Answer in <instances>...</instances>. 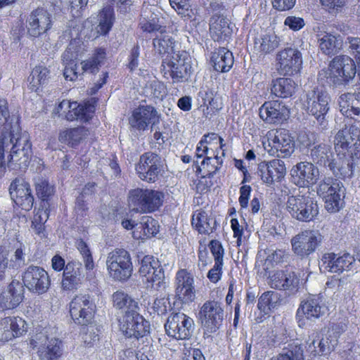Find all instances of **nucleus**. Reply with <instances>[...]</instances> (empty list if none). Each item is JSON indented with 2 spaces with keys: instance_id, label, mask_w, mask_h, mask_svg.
Instances as JSON below:
<instances>
[{
  "instance_id": "nucleus-1",
  "label": "nucleus",
  "mask_w": 360,
  "mask_h": 360,
  "mask_svg": "<svg viewBox=\"0 0 360 360\" xmlns=\"http://www.w3.org/2000/svg\"><path fill=\"white\" fill-rule=\"evenodd\" d=\"M356 64L347 55L335 56L327 69L319 72V77L326 79L328 84L334 87L345 86L352 82L356 75Z\"/></svg>"
},
{
  "instance_id": "nucleus-2",
  "label": "nucleus",
  "mask_w": 360,
  "mask_h": 360,
  "mask_svg": "<svg viewBox=\"0 0 360 360\" xmlns=\"http://www.w3.org/2000/svg\"><path fill=\"white\" fill-rule=\"evenodd\" d=\"M330 96L318 88L306 91L303 105L307 113L314 117L317 124L325 129L328 125L327 114L330 110Z\"/></svg>"
},
{
  "instance_id": "nucleus-3",
  "label": "nucleus",
  "mask_w": 360,
  "mask_h": 360,
  "mask_svg": "<svg viewBox=\"0 0 360 360\" xmlns=\"http://www.w3.org/2000/svg\"><path fill=\"white\" fill-rule=\"evenodd\" d=\"M164 197L161 191L137 188L129 192L128 201L136 212L151 213L162 205Z\"/></svg>"
},
{
  "instance_id": "nucleus-4",
  "label": "nucleus",
  "mask_w": 360,
  "mask_h": 360,
  "mask_svg": "<svg viewBox=\"0 0 360 360\" xmlns=\"http://www.w3.org/2000/svg\"><path fill=\"white\" fill-rule=\"evenodd\" d=\"M345 191L343 184L331 177H325L317 188V194L325 200V208L331 213L337 212L342 207Z\"/></svg>"
},
{
  "instance_id": "nucleus-5",
  "label": "nucleus",
  "mask_w": 360,
  "mask_h": 360,
  "mask_svg": "<svg viewBox=\"0 0 360 360\" xmlns=\"http://www.w3.org/2000/svg\"><path fill=\"white\" fill-rule=\"evenodd\" d=\"M162 66L168 72L172 79V83H182L188 80L192 72L191 58L186 51H173L162 63Z\"/></svg>"
},
{
  "instance_id": "nucleus-6",
  "label": "nucleus",
  "mask_w": 360,
  "mask_h": 360,
  "mask_svg": "<svg viewBox=\"0 0 360 360\" xmlns=\"http://www.w3.org/2000/svg\"><path fill=\"white\" fill-rule=\"evenodd\" d=\"M286 209L292 218L302 222H309L319 214L317 202L309 195L289 196Z\"/></svg>"
},
{
  "instance_id": "nucleus-7",
  "label": "nucleus",
  "mask_w": 360,
  "mask_h": 360,
  "mask_svg": "<svg viewBox=\"0 0 360 360\" xmlns=\"http://www.w3.org/2000/svg\"><path fill=\"white\" fill-rule=\"evenodd\" d=\"M110 276L115 281H125L132 274L133 266L129 253L124 249H115L107 257Z\"/></svg>"
},
{
  "instance_id": "nucleus-8",
  "label": "nucleus",
  "mask_w": 360,
  "mask_h": 360,
  "mask_svg": "<svg viewBox=\"0 0 360 360\" xmlns=\"http://www.w3.org/2000/svg\"><path fill=\"white\" fill-rule=\"evenodd\" d=\"M32 156V144L28 135L24 133L7 153L8 167L13 170L24 171L28 167Z\"/></svg>"
},
{
  "instance_id": "nucleus-9",
  "label": "nucleus",
  "mask_w": 360,
  "mask_h": 360,
  "mask_svg": "<svg viewBox=\"0 0 360 360\" xmlns=\"http://www.w3.org/2000/svg\"><path fill=\"white\" fill-rule=\"evenodd\" d=\"M22 285L34 294L42 295L48 291L51 279L42 267L33 264L27 266L22 274Z\"/></svg>"
},
{
  "instance_id": "nucleus-10",
  "label": "nucleus",
  "mask_w": 360,
  "mask_h": 360,
  "mask_svg": "<svg viewBox=\"0 0 360 360\" xmlns=\"http://www.w3.org/2000/svg\"><path fill=\"white\" fill-rule=\"evenodd\" d=\"M32 349L37 348L40 360H57L63 354V343L58 338L48 339L44 333H37L30 341Z\"/></svg>"
},
{
  "instance_id": "nucleus-11",
  "label": "nucleus",
  "mask_w": 360,
  "mask_h": 360,
  "mask_svg": "<svg viewBox=\"0 0 360 360\" xmlns=\"http://www.w3.org/2000/svg\"><path fill=\"white\" fill-rule=\"evenodd\" d=\"M323 240V236L314 230H306L291 239L292 251L301 258L307 257L315 252Z\"/></svg>"
},
{
  "instance_id": "nucleus-12",
  "label": "nucleus",
  "mask_w": 360,
  "mask_h": 360,
  "mask_svg": "<svg viewBox=\"0 0 360 360\" xmlns=\"http://www.w3.org/2000/svg\"><path fill=\"white\" fill-rule=\"evenodd\" d=\"M335 148L339 153L347 152L352 157L360 153V129L354 125L340 130L335 137Z\"/></svg>"
},
{
  "instance_id": "nucleus-13",
  "label": "nucleus",
  "mask_w": 360,
  "mask_h": 360,
  "mask_svg": "<svg viewBox=\"0 0 360 360\" xmlns=\"http://www.w3.org/2000/svg\"><path fill=\"white\" fill-rule=\"evenodd\" d=\"M193 320L184 313H172L165 324L166 333L176 340L188 339L193 331Z\"/></svg>"
},
{
  "instance_id": "nucleus-14",
  "label": "nucleus",
  "mask_w": 360,
  "mask_h": 360,
  "mask_svg": "<svg viewBox=\"0 0 360 360\" xmlns=\"http://www.w3.org/2000/svg\"><path fill=\"white\" fill-rule=\"evenodd\" d=\"M96 306L89 295H77L70 303V313L73 321L86 326L94 318Z\"/></svg>"
},
{
  "instance_id": "nucleus-15",
  "label": "nucleus",
  "mask_w": 360,
  "mask_h": 360,
  "mask_svg": "<svg viewBox=\"0 0 360 360\" xmlns=\"http://www.w3.org/2000/svg\"><path fill=\"white\" fill-rule=\"evenodd\" d=\"M22 134L20 133L18 121L7 122L0 124V176L5 169V154L12 150L15 142H17L18 138Z\"/></svg>"
},
{
  "instance_id": "nucleus-16",
  "label": "nucleus",
  "mask_w": 360,
  "mask_h": 360,
  "mask_svg": "<svg viewBox=\"0 0 360 360\" xmlns=\"http://www.w3.org/2000/svg\"><path fill=\"white\" fill-rule=\"evenodd\" d=\"M202 325L210 333L216 332L222 324L224 310L217 301L205 302L199 313Z\"/></svg>"
},
{
  "instance_id": "nucleus-17",
  "label": "nucleus",
  "mask_w": 360,
  "mask_h": 360,
  "mask_svg": "<svg viewBox=\"0 0 360 360\" xmlns=\"http://www.w3.org/2000/svg\"><path fill=\"white\" fill-rule=\"evenodd\" d=\"M136 171L141 180L155 182L161 171L160 156L150 152L143 153L136 165Z\"/></svg>"
},
{
  "instance_id": "nucleus-18",
  "label": "nucleus",
  "mask_w": 360,
  "mask_h": 360,
  "mask_svg": "<svg viewBox=\"0 0 360 360\" xmlns=\"http://www.w3.org/2000/svg\"><path fill=\"white\" fill-rule=\"evenodd\" d=\"M292 181L299 187L306 188L316 183L319 169L312 162H300L290 171Z\"/></svg>"
},
{
  "instance_id": "nucleus-19",
  "label": "nucleus",
  "mask_w": 360,
  "mask_h": 360,
  "mask_svg": "<svg viewBox=\"0 0 360 360\" xmlns=\"http://www.w3.org/2000/svg\"><path fill=\"white\" fill-rule=\"evenodd\" d=\"M121 330L127 338H143L149 333V323L137 310L124 312Z\"/></svg>"
},
{
  "instance_id": "nucleus-20",
  "label": "nucleus",
  "mask_w": 360,
  "mask_h": 360,
  "mask_svg": "<svg viewBox=\"0 0 360 360\" xmlns=\"http://www.w3.org/2000/svg\"><path fill=\"white\" fill-rule=\"evenodd\" d=\"M277 60L280 74L292 75L300 72L302 65V56L298 49L288 47L278 53Z\"/></svg>"
},
{
  "instance_id": "nucleus-21",
  "label": "nucleus",
  "mask_w": 360,
  "mask_h": 360,
  "mask_svg": "<svg viewBox=\"0 0 360 360\" xmlns=\"http://www.w3.org/2000/svg\"><path fill=\"white\" fill-rule=\"evenodd\" d=\"M11 199L22 210L29 211L34 203V197L31 193L30 184L22 178H16L9 187Z\"/></svg>"
},
{
  "instance_id": "nucleus-22",
  "label": "nucleus",
  "mask_w": 360,
  "mask_h": 360,
  "mask_svg": "<svg viewBox=\"0 0 360 360\" xmlns=\"http://www.w3.org/2000/svg\"><path fill=\"white\" fill-rule=\"evenodd\" d=\"M286 168L284 162L274 159L269 162H262L258 165L257 174L264 183L268 186L280 181L285 175Z\"/></svg>"
},
{
  "instance_id": "nucleus-23",
  "label": "nucleus",
  "mask_w": 360,
  "mask_h": 360,
  "mask_svg": "<svg viewBox=\"0 0 360 360\" xmlns=\"http://www.w3.org/2000/svg\"><path fill=\"white\" fill-rule=\"evenodd\" d=\"M27 22V33L31 37H38L51 29V15L46 10L38 8L30 13Z\"/></svg>"
},
{
  "instance_id": "nucleus-24",
  "label": "nucleus",
  "mask_w": 360,
  "mask_h": 360,
  "mask_svg": "<svg viewBox=\"0 0 360 360\" xmlns=\"http://www.w3.org/2000/svg\"><path fill=\"white\" fill-rule=\"evenodd\" d=\"M321 262V266L326 271L340 274L352 268L355 262V258L348 252H345L342 255L327 252L322 256Z\"/></svg>"
},
{
  "instance_id": "nucleus-25",
  "label": "nucleus",
  "mask_w": 360,
  "mask_h": 360,
  "mask_svg": "<svg viewBox=\"0 0 360 360\" xmlns=\"http://www.w3.org/2000/svg\"><path fill=\"white\" fill-rule=\"evenodd\" d=\"M159 115L154 107L152 105H140L136 108L129 122L131 127L137 130H145L149 124L152 126L159 122Z\"/></svg>"
},
{
  "instance_id": "nucleus-26",
  "label": "nucleus",
  "mask_w": 360,
  "mask_h": 360,
  "mask_svg": "<svg viewBox=\"0 0 360 360\" xmlns=\"http://www.w3.org/2000/svg\"><path fill=\"white\" fill-rule=\"evenodd\" d=\"M259 117L266 123L279 124L289 117V110L283 103L277 101H266L259 108Z\"/></svg>"
},
{
  "instance_id": "nucleus-27",
  "label": "nucleus",
  "mask_w": 360,
  "mask_h": 360,
  "mask_svg": "<svg viewBox=\"0 0 360 360\" xmlns=\"http://www.w3.org/2000/svg\"><path fill=\"white\" fill-rule=\"evenodd\" d=\"M300 279L294 271L280 270L269 276V285L272 288L294 293L299 288Z\"/></svg>"
},
{
  "instance_id": "nucleus-28",
  "label": "nucleus",
  "mask_w": 360,
  "mask_h": 360,
  "mask_svg": "<svg viewBox=\"0 0 360 360\" xmlns=\"http://www.w3.org/2000/svg\"><path fill=\"white\" fill-rule=\"evenodd\" d=\"M270 152L278 158H285L291 155L295 150L292 137L286 129H280L276 131L271 140Z\"/></svg>"
},
{
  "instance_id": "nucleus-29",
  "label": "nucleus",
  "mask_w": 360,
  "mask_h": 360,
  "mask_svg": "<svg viewBox=\"0 0 360 360\" xmlns=\"http://www.w3.org/2000/svg\"><path fill=\"white\" fill-rule=\"evenodd\" d=\"M25 288L18 281H13L0 295V307L2 309H12L17 307L24 299Z\"/></svg>"
},
{
  "instance_id": "nucleus-30",
  "label": "nucleus",
  "mask_w": 360,
  "mask_h": 360,
  "mask_svg": "<svg viewBox=\"0 0 360 360\" xmlns=\"http://www.w3.org/2000/svg\"><path fill=\"white\" fill-rule=\"evenodd\" d=\"M26 330L25 321L20 317H6L0 320V341H9L22 335Z\"/></svg>"
},
{
  "instance_id": "nucleus-31",
  "label": "nucleus",
  "mask_w": 360,
  "mask_h": 360,
  "mask_svg": "<svg viewBox=\"0 0 360 360\" xmlns=\"http://www.w3.org/2000/svg\"><path fill=\"white\" fill-rule=\"evenodd\" d=\"M193 276L186 269L179 270L176 275V294L184 302H191L195 297Z\"/></svg>"
},
{
  "instance_id": "nucleus-32",
  "label": "nucleus",
  "mask_w": 360,
  "mask_h": 360,
  "mask_svg": "<svg viewBox=\"0 0 360 360\" xmlns=\"http://www.w3.org/2000/svg\"><path fill=\"white\" fill-rule=\"evenodd\" d=\"M328 311V308L319 297H310L302 302L297 309V314L302 313L305 317L314 321L323 316Z\"/></svg>"
},
{
  "instance_id": "nucleus-33",
  "label": "nucleus",
  "mask_w": 360,
  "mask_h": 360,
  "mask_svg": "<svg viewBox=\"0 0 360 360\" xmlns=\"http://www.w3.org/2000/svg\"><path fill=\"white\" fill-rule=\"evenodd\" d=\"M233 30L229 19L223 15H214L210 20V32L214 41H225L229 38Z\"/></svg>"
},
{
  "instance_id": "nucleus-34",
  "label": "nucleus",
  "mask_w": 360,
  "mask_h": 360,
  "mask_svg": "<svg viewBox=\"0 0 360 360\" xmlns=\"http://www.w3.org/2000/svg\"><path fill=\"white\" fill-rule=\"evenodd\" d=\"M311 162L315 166L330 168L335 160V155L331 148L326 144H319L314 146L310 150Z\"/></svg>"
},
{
  "instance_id": "nucleus-35",
  "label": "nucleus",
  "mask_w": 360,
  "mask_h": 360,
  "mask_svg": "<svg viewBox=\"0 0 360 360\" xmlns=\"http://www.w3.org/2000/svg\"><path fill=\"white\" fill-rule=\"evenodd\" d=\"M82 263L76 261L68 262L63 271L61 282L63 290H70L76 288L80 282Z\"/></svg>"
},
{
  "instance_id": "nucleus-36",
  "label": "nucleus",
  "mask_w": 360,
  "mask_h": 360,
  "mask_svg": "<svg viewBox=\"0 0 360 360\" xmlns=\"http://www.w3.org/2000/svg\"><path fill=\"white\" fill-rule=\"evenodd\" d=\"M210 60L214 69L219 72H229L234 62L233 53L224 47L212 52Z\"/></svg>"
},
{
  "instance_id": "nucleus-37",
  "label": "nucleus",
  "mask_w": 360,
  "mask_h": 360,
  "mask_svg": "<svg viewBox=\"0 0 360 360\" xmlns=\"http://www.w3.org/2000/svg\"><path fill=\"white\" fill-rule=\"evenodd\" d=\"M351 95L349 93L342 94L339 100L347 102V98ZM354 99L350 103L342 104L339 101L340 111L345 117L360 121V88L359 91L353 94Z\"/></svg>"
},
{
  "instance_id": "nucleus-38",
  "label": "nucleus",
  "mask_w": 360,
  "mask_h": 360,
  "mask_svg": "<svg viewBox=\"0 0 360 360\" xmlns=\"http://www.w3.org/2000/svg\"><path fill=\"white\" fill-rule=\"evenodd\" d=\"M297 84L291 78H278L272 82L271 93L280 98L290 97L295 91Z\"/></svg>"
},
{
  "instance_id": "nucleus-39",
  "label": "nucleus",
  "mask_w": 360,
  "mask_h": 360,
  "mask_svg": "<svg viewBox=\"0 0 360 360\" xmlns=\"http://www.w3.org/2000/svg\"><path fill=\"white\" fill-rule=\"evenodd\" d=\"M153 46L159 54L168 53L170 56L176 49L175 41L173 38L165 32V29L158 33L153 39Z\"/></svg>"
},
{
  "instance_id": "nucleus-40",
  "label": "nucleus",
  "mask_w": 360,
  "mask_h": 360,
  "mask_svg": "<svg viewBox=\"0 0 360 360\" xmlns=\"http://www.w3.org/2000/svg\"><path fill=\"white\" fill-rule=\"evenodd\" d=\"M154 15H155L151 12L149 6L142 8L139 25L143 31L160 33L165 29V27L157 23L156 18Z\"/></svg>"
},
{
  "instance_id": "nucleus-41",
  "label": "nucleus",
  "mask_w": 360,
  "mask_h": 360,
  "mask_svg": "<svg viewBox=\"0 0 360 360\" xmlns=\"http://www.w3.org/2000/svg\"><path fill=\"white\" fill-rule=\"evenodd\" d=\"M89 135V130L84 127L66 129L59 134V141L74 146Z\"/></svg>"
},
{
  "instance_id": "nucleus-42",
  "label": "nucleus",
  "mask_w": 360,
  "mask_h": 360,
  "mask_svg": "<svg viewBox=\"0 0 360 360\" xmlns=\"http://www.w3.org/2000/svg\"><path fill=\"white\" fill-rule=\"evenodd\" d=\"M319 43L321 51L327 56L337 54L342 47V40L340 36L337 37L328 33L319 39Z\"/></svg>"
},
{
  "instance_id": "nucleus-43",
  "label": "nucleus",
  "mask_w": 360,
  "mask_h": 360,
  "mask_svg": "<svg viewBox=\"0 0 360 360\" xmlns=\"http://www.w3.org/2000/svg\"><path fill=\"white\" fill-rule=\"evenodd\" d=\"M171 6L185 20L195 21L197 18V8H192L190 0H169Z\"/></svg>"
},
{
  "instance_id": "nucleus-44",
  "label": "nucleus",
  "mask_w": 360,
  "mask_h": 360,
  "mask_svg": "<svg viewBox=\"0 0 360 360\" xmlns=\"http://www.w3.org/2000/svg\"><path fill=\"white\" fill-rule=\"evenodd\" d=\"M50 71L43 65L36 66L28 77L30 89L37 91L40 86L47 83Z\"/></svg>"
},
{
  "instance_id": "nucleus-45",
  "label": "nucleus",
  "mask_w": 360,
  "mask_h": 360,
  "mask_svg": "<svg viewBox=\"0 0 360 360\" xmlns=\"http://www.w3.org/2000/svg\"><path fill=\"white\" fill-rule=\"evenodd\" d=\"M305 346L297 341L289 343L277 357V360H304Z\"/></svg>"
},
{
  "instance_id": "nucleus-46",
  "label": "nucleus",
  "mask_w": 360,
  "mask_h": 360,
  "mask_svg": "<svg viewBox=\"0 0 360 360\" xmlns=\"http://www.w3.org/2000/svg\"><path fill=\"white\" fill-rule=\"evenodd\" d=\"M305 346L297 341L289 343L277 357V360H304Z\"/></svg>"
},
{
  "instance_id": "nucleus-47",
  "label": "nucleus",
  "mask_w": 360,
  "mask_h": 360,
  "mask_svg": "<svg viewBox=\"0 0 360 360\" xmlns=\"http://www.w3.org/2000/svg\"><path fill=\"white\" fill-rule=\"evenodd\" d=\"M338 335H332L330 332H328V334L319 341L318 345V347L319 348V352H317L316 349L314 340L309 345L308 349L309 351H310V352L314 353V355H316V354L326 355L334 350L338 343Z\"/></svg>"
},
{
  "instance_id": "nucleus-48",
  "label": "nucleus",
  "mask_w": 360,
  "mask_h": 360,
  "mask_svg": "<svg viewBox=\"0 0 360 360\" xmlns=\"http://www.w3.org/2000/svg\"><path fill=\"white\" fill-rule=\"evenodd\" d=\"M256 47L264 54L270 53L280 45L279 37L274 33H266L255 41Z\"/></svg>"
},
{
  "instance_id": "nucleus-49",
  "label": "nucleus",
  "mask_w": 360,
  "mask_h": 360,
  "mask_svg": "<svg viewBox=\"0 0 360 360\" xmlns=\"http://www.w3.org/2000/svg\"><path fill=\"white\" fill-rule=\"evenodd\" d=\"M222 165V160L216 155L214 158L212 156H205L200 165L197 168V172H201L203 171L202 177L211 178L216 174Z\"/></svg>"
},
{
  "instance_id": "nucleus-50",
  "label": "nucleus",
  "mask_w": 360,
  "mask_h": 360,
  "mask_svg": "<svg viewBox=\"0 0 360 360\" xmlns=\"http://www.w3.org/2000/svg\"><path fill=\"white\" fill-rule=\"evenodd\" d=\"M112 302L115 307L119 309H125V312H131L137 310L138 303L130 296L122 291H117L112 295Z\"/></svg>"
},
{
  "instance_id": "nucleus-51",
  "label": "nucleus",
  "mask_w": 360,
  "mask_h": 360,
  "mask_svg": "<svg viewBox=\"0 0 360 360\" xmlns=\"http://www.w3.org/2000/svg\"><path fill=\"white\" fill-rule=\"evenodd\" d=\"M35 190L37 196L41 199L42 207H49V198L54 193V187L48 180L39 177L35 180Z\"/></svg>"
},
{
  "instance_id": "nucleus-52",
  "label": "nucleus",
  "mask_w": 360,
  "mask_h": 360,
  "mask_svg": "<svg viewBox=\"0 0 360 360\" xmlns=\"http://www.w3.org/2000/svg\"><path fill=\"white\" fill-rule=\"evenodd\" d=\"M192 224L200 233L210 234L216 229L217 221L214 218H209L205 212H202L199 213L195 219L193 218Z\"/></svg>"
},
{
  "instance_id": "nucleus-53",
  "label": "nucleus",
  "mask_w": 360,
  "mask_h": 360,
  "mask_svg": "<svg viewBox=\"0 0 360 360\" xmlns=\"http://www.w3.org/2000/svg\"><path fill=\"white\" fill-rule=\"evenodd\" d=\"M114 20V9L111 6H105L98 15V31L102 34H106L112 25Z\"/></svg>"
},
{
  "instance_id": "nucleus-54",
  "label": "nucleus",
  "mask_w": 360,
  "mask_h": 360,
  "mask_svg": "<svg viewBox=\"0 0 360 360\" xmlns=\"http://www.w3.org/2000/svg\"><path fill=\"white\" fill-rule=\"evenodd\" d=\"M105 55L104 49H97L93 57L82 63V70L84 72H89L93 74L98 72L100 66L103 63Z\"/></svg>"
},
{
  "instance_id": "nucleus-55",
  "label": "nucleus",
  "mask_w": 360,
  "mask_h": 360,
  "mask_svg": "<svg viewBox=\"0 0 360 360\" xmlns=\"http://www.w3.org/2000/svg\"><path fill=\"white\" fill-rule=\"evenodd\" d=\"M329 170L337 177L349 178L353 175V163L349 160H339L335 159Z\"/></svg>"
},
{
  "instance_id": "nucleus-56",
  "label": "nucleus",
  "mask_w": 360,
  "mask_h": 360,
  "mask_svg": "<svg viewBox=\"0 0 360 360\" xmlns=\"http://www.w3.org/2000/svg\"><path fill=\"white\" fill-rule=\"evenodd\" d=\"M146 288L154 289L157 291H162L166 289L167 283L165 282V276L163 268L160 265H158V270L154 274H151L146 281Z\"/></svg>"
},
{
  "instance_id": "nucleus-57",
  "label": "nucleus",
  "mask_w": 360,
  "mask_h": 360,
  "mask_svg": "<svg viewBox=\"0 0 360 360\" xmlns=\"http://www.w3.org/2000/svg\"><path fill=\"white\" fill-rule=\"evenodd\" d=\"M136 229L143 231L146 237L154 236L159 231V224L157 220L150 216H144L141 218L139 224H136Z\"/></svg>"
},
{
  "instance_id": "nucleus-58",
  "label": "nucleus",
  "mask_w": 360,
  "mask_h": 360,
  "mask_svg": "<svg viewBox=\"0 0 360 360\" xmlns=\"http://www.w3.org/2000/svg\"><path fill=\"white\" fill-rule=\"evenodd\" d=\"M278 300V297L276 292L267 291L259 298L257 307L259 310L266 314L269 310L276 307Z\"/></svg>"
},
{
  "instance_id": "nucleus-59",
  "label": "nucleus",
  "mask_w": 360,
  "mask_h": 360,
  "mask_svg": "<svg viewBox=\"0 0 360 360\" xmlns=\"http://www.w3.org/2000/svg\"><path fill=\"white\" fill-rule=\"evenodd\" d=\"M49 207H42L41 209H39L37 212L34 215L33 220L32 221V229L34 230L35 233L40 235L44 233L45 226L44 224L49 219Z\"/></svg>"
},
{
  "instance_id": "nucleus-60",
  "label": "nucleus",
  "mask_w": 360,
  "mask_h": 360,
  "mask_svg": "<svg viewBox=\"0 0 360 360\" xmlns=\"http://www.w3.org/2000/svg\"><path fill=\"white\" fill-rule=\"evenodd\" d=\"M158 265H160L158 260H155L153 257L145 256L141 262L140 275L144 277L146 281L151 276V274H154L158 270Z\"/></svg>"
},
{
  "instance_id": "nucleus-61",
  "label": "nucleus",
  "mask_w": 360,
  "mask_h": 360,
  "mask_svg": "<svg viewBox=\"0 0 360 360\" xmlns=\"http://www.w3.org/2000/svg\"><path fill=\"white\" fill-rule=\"evenodd\" d=\"M25 245L20 244L16 248L9 261V267L13 269H19L25 265Z\"/></svg>"
},
{
  "instance_id": "nucleus-62",
  "label": "nucleus",
  "mask_w": 360,
  "mask_h": 360,
  "mask_svg": "<svg viewBox=\"0 0 360 360\" xmlns=\"http://www.w3.org/2000/svg\"><path fill=\"white\" fill-rule=\"evenodd\" d=\"M91 106H84L82 105H78L77 108H74V112H69L66 115V118L68 120H80L82 121H88L91 117L89 112L91 111Z\"/></svg>"
},
{
  "instance_id": "nucleus-63",
  "label": "nucleus",
  "mask_w": 360,
  "mask_h": 360,
  "mask_svg": "<svg viewBox=\"0 0 360 360\" xmlns=\"http://www.w3.org/2000/svg\"><path fill=\"white\" fill-rule=\"evenodd\" d=\"M146 88L147 93H150V95L155 98L162 100L166 95V88L165 85L159 81H152Z\"/></svg>"
},
{
  "instance_id": "nucleus-64",
  "label": "nucleus",
  "mask_w": 360,
  "mask_h": 360,
  "mask_svg": "<svg viewBox=\"0 0 360 360\" xmlns=\"http://www.w3.org/2000/svg\"><path fill=\"white\" fill-rule=\"evenodd\" d=\"M348 44V51L355 59L356 64L360 62V38L348 37L346 40Z\"/></svg>"
}]
</instances>
